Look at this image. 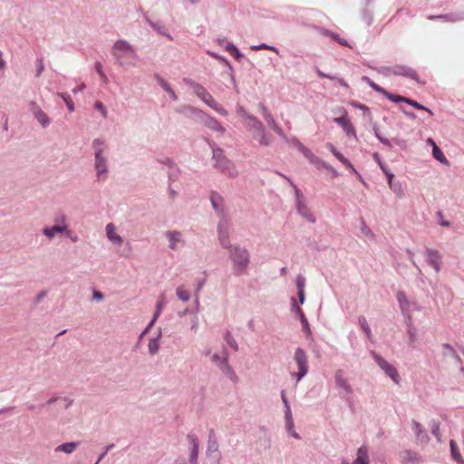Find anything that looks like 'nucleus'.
<instances>
[{"mask_svg":"<svg viewBox=\"0 0 464 464\" xmlns=\"http://www.w3.org/2000/svg\"><path fill=\"white\" fill-rule=\"evenodd\" d=\"M229 257L233 262V270L235 275H243L249 264V253L246 248L237 246H230Z\"/></svg>","mask_w":464,"mask_h":464,"instance_id":"nucleus-2","label":"nucleus"},{"mask_svg":"<svg viewBox=\"0 0 464 464\" xmlns=\"http://www.w3.org/2000/svg\"><path fill=\"white\" fill-rule=\"evenodd\" d=\"M299 150L304 154V156L313 164L317 166V168L320 167H327L326 164L318 157H316L311 150L304 146L303 144H299Z\"/></svg>","mask_w":464,"mask_h":464,"instance_id":"nucleus-17","label":"nucleus"},{"mask_svg":"<svg viewBox=\"0 0 464 464\" xmlns=\"http://www.w3.org/2000/svg\"><path fill=\"white\" fill-rule=\"evenodd\" d=\"M254 49H256V50L266 49V50H272V51H276V50L275 47L268 46L266 44H261L259 46H256V47H254Z\"/></svg>","mask_w":464,"mask_h":464,"instance_id":"nucleus-50","label":"nucleus"},{"mask_svg":"<svg viewBox=\"0 0 464 464\" xmlns=\"http://www.w3.org/2000/svg\"><path fill=\"white\" fill-rule=\"evenodd\" d=\"M214 158L217 160L218 168L225 174L234 177L237 175L235 166L226 158H221L220 150H214Z\"/></svg>","mask_w":464,"mask_h":464,"instance_id":"nucleus-7","label":"nucleus"},{"mask_svg":"<svg viewBox=\"0 0 464 464\" xmlns=\"http://www.w3.org/2000/svg\"><path fill=\"white\" fill-rule=\"evenodd\" d=\"M329 36H330L333 40H334V41H336V42H337V39H339V38H340L336 34H334V33H333V32H330Z\"/></svg>","mask_w":464,"mask_h":464,"instance_id":"nucleus-61","label":"nucleus"},{"mask_svg":"<svg viewBox=\"0 0 464 464\" xmlns=\"http://www.w3.org/2000/svg\"><path fill=\"white\" fill-rule=\"evenodd\" d=\"M187 439L190 448V462L195 463L198 454V440L194 435H188Z\"/></svg>","mask_w":464,"mask_h":464,"instance_id":"nucleus-22","label":"nucleus"},{"mask_svg":"<svg viewBox=\"0 0 464 464\" xmlns=\"http://www.w3.org/2000/svg\"><path fill=\"white\" fill-rule=\"evenodd\" d=\"M354 464H369L368 452L365 447H361L358 449L357 458Z\"/></svg>","mask_w":464,"mask_h":464,"instance_id":"nucleus-26","label":"nucleus"},{"mask_svg":"<svg viewBox=\"0 0 464 464\" xmlns=\"http://www.w3.org/2000/svg\"><path fill=\"white\" fill-rule=\"evenodd\" d=\"M218 199H219V198L215 195L211 197V202L215 209L218 208Z\"/></svg>","mask_w":464,"mask_h":464,"instance_id":"nucleus-52","label":"nucleus"},{"mask_svg":"<svg viewBox=\"0 0 464 464\" xmlns=\"http://www.w3.org/2000/svg\"><path fill=\"white\" fill-rule=\"evenodd\" d=\"M353 107L362 110L364 111H369V108L363 104L358 103L357 102H352L351 103Z\"/></svg>","mask_w":464,"mask_h":464,"instance_id":"nucleus-49","label":"nucleus"},{"mask_svg":"<svg viewBox=\"0 0 464 464\" xmlns=\"http://www.w3.org/2000/svg\"><path fill=\"white\" fill-rule=\"evenodd\" d=\"M65 230L66 226L56 225L52 227H45L43 232L47 237L53 238L55 234L64 232Z\"/></svg>","mask_w":464,"mask_h":464,"instance_id":"nucleus-27","label":"nucleus"},{"mask_svg":"<svg viewBox=\"0 0 464 464\" xmlns=\"http://www.w3.org/2000/svg\"><path fill=\"white\" fill-rule=\"evenodd\" d=\"M210 359L213 362H215L218 366H219L224 372L230 375L232 380H236L237 376L233 372L232 368L227 364V354L224 353L223 355H219L218 353H213L210 356Z\"/></svg>","mask_w":464,"mask_h":464,"instance_id":"nucleus-9","label":"nucleus"},{"mask_svg":"<svg viewBox=\"0 0 464 464\" xmlns=\"http://www.w3.org/2000/svg\"><path fill=\"white\" fill-rule=\"evenodd\" d=\"M297 212L308 222L314 223L315 218L303 198H298Z\"/></svg>","mask_w":464,"mask_h":464,"instance_id":"nucleus-16","label":"nucleus"},{"mask_svg":"<svg viewBox=\"0 0 464 464\" xmlns=\"http://www.w3.org/2000/svg\"><path fill=\"white\" fill-rule=\"evenodd\" d=\"M432 155L440 162H441L443 164H447V165L449 164L448 160L446 159L443 152L440 150V149L437 145H434V148H432Z\"/></svg>","mask_w":464,"mask_h":464,"instance_id":"nucleus-30","label":"nucleus"},{"mask_svg":"<svg viewBox=\"0 0 464 464\" xmlns=\"http://www.w3.org/2000/svg\"><path fill=\"white\" fill-rule=\"evenodd\" d=\"M297 291H304V278L302 276H298L296 278Z\"/></svg>","mask_w":464,"mask_h":464,"instance_id":"nucleus-42","label":"nucleus"},{"mask_svg":"<svg viewBox=\"0 0 464 464\" xmlns=\"http://www.w3.org/2000/svg\"><path fill=\"white\" fill-rule=\"evenodd\" d=\"M207 125L216 130L223 132L225 129L220 125V123L214 118L208 117Z\"/></svg>","mask_w":464,"mask_h":464,"instance_id":"nucleus-34","label":"nucleus"},{"mask_svg":"<svg viewBox=\"0 0 464 464\" xmlns=\"http://www.w3.org/2000/svg\"><path fill=\"white\" fill-rule=\"evenodd\" d=\"M225 340L227 342V343L235 351H237L238 349V346H237V343L236 342V340L233 338V336L231 335L230 333H227L225 334Z\"/></svg>","mask_w":464,"mask_h":464,"instance_id":"nucleus-37","label":"nucleus"},{"mask_svg":"<svg viewBox=\"0 0 464 464\" xmlns=\"http://www.w3.org/2000/svg\"><path fill=\"white\" fill-rule=\"evenodd\" d=\"M298 298H299V302L300 304H304V291H298Z\"/></svg>","mask_w":464,"mask_h":464,"instance_id":"nucleus-54","label":"nucleus"},{"mask_svg":"<svg viewBox=\"0 0 464 464\" xmlns=\"http://www.w3.org/2000/svg\"><path fill=\"white\" fill-rule=\"evenodd\" d=\"M186 82L191 86L193 92L197 94V96L200 100H202L208 106H209L210 108H212L223 116L227 115V111L215 101L213 96L202 85L192 81L186 80Z\"/></svg>","mask_w":464,"mask_h":464,"instance_id":"nucleus-3","label":"nucleus"},{"mask_svg":"<svg viewBox=\"0 0 464 464\" xmlns=\"http://www.w3.org/2000/svg\"><path fill=\"white\" fill-rule=\"evenodd\" d=\"M229 50H230V53H235V55H236L237 57L241 56V55H240V53H239V52H238V50H237L235 46H231V47L229 48Z\"/></svg>","mask_w":464,"mask_h":464,"instance_id":"nucleus-56","label":"nucleus"},{"mask_svg":"<svg viewBox=\"0 0 464 464\" xmlns=\"http://www.w3.org/2000/svg\"><path fill=\"white\" fill-rule=\"evenodd\" d=\"M367 83L372 90H374L375 92H377L379 93H382V95H384L386 98H388L392 102H404V100H406V97L395 95V94H392V93L387 92L385 89H383L380 85L376 84L373 81H372L370 79H367Z\"/></svg>","mask_w":464,"mask_h":464,"instance_id":"nucleus-12","label":"nucleus"},{"mask_svg":"<svg viewBox=\"0 0 464 464\" xmlns=\"http://www.w3.org/2000/svg\"><path fill=\"white\" fill-rule=\"evenodd\" d=\"M79 443L78 442H67V443H63V444H61L59 445L56 449H55V451L58 452V451H62V452H64V453H67V454H70V453H72L76 448L78 447Z\"/></svg>","mask_w":464,"mask_h":464,"instance_id":"nucleus-28","label":"nucleus"},{"mask_svg":"<svg viewBox=\"0 0 464 464\" xmlns=\"http://www.w3.org/2000/svg\"><path fill=\"white\" fill-rule=\"evenodd\" d=\"M335 382L337 385L343 389L346 392L350 393L352 392L351 386L348 383L347 379L344 376V372L342 370H338L335 372Z\"/></svg>","mask_w":464,"mask_h":464,"instance_id":"nucleus-24","label":"nucleus"},{"mask_svg":"<svg viewBox=\"0 0 464 464\" xmlns=\"http://www.w3.org/2000/svg\"><path fill=\"white\" fill-rule=\"evenodd\" d=\"M58 95L63 98V100L64 101V102L66 103V105L68 107V110L71 112H72L74 111V105H73L72 101L70 99V97L65 93H59Z\"/></svg>","mask_w":464,"mask_h":464,"instance_id":"nucleus-38","label":"nucleus"},{"mask_svg":"<svg viewBox=\"0 0 464 464\" xmlns=\"http://www.w3.org/2000/svg\"><path fill=\"white\" fill-rule=\"evenodd\" d=\"M95 108H96L97 110H99L100 111H102V115H103L104 117H106V116H107V111L105 110V108H104L103 104H102L101 102H95Z\"/></svg>","mask_w":464,"mask_h":464,"instance_id":"nucleus-48","label":"nucleus"},{"mask_svg":"<svg viewBox=\"0 0 464 464\" xmlns=\"http://www.w3.org/2000/svg\"><path fill=\"white\" fill-rule=\"evenodd\" d=\"M319 32H320L322 34H324V35H327V36H329V34H330V31H329V30H327V29L320 28V29H319Z\"/></svg>","mask_w":464,"mask_h":464,"instance_id":"nucleus-57","label":"nucleus"},{"mask_svg":"<svg viewBox=\"0 0 464 464\" xmlns=\"http://www.w3.org/2000/svg\"><path fill=\"white\" fill-rule=\"evenodd\" d=\"M385 173H386V176H387V179H388V184H389L390 187H392L393 174L391 173V172H388V171H385Z\"/></svg>","mask_w":464,"mask_h":464,"instance_id":"nucleus-55","label":"nucleus"},{"mask_svg":"<svg viewBox=\"0 0 464 464\" xmlns=\"http://www.w3.org/2000/svg\"><path fill=\"white\" fill-rule=\"evenodd\" d=\"M359 322H360V324L362 328V330L364 331V333L366 334L367 337L372 340V332H371V329L369 327V324L366 321V319L364 317H361L359 319Z\"/></svg>","mask_w":464,"mask_h":464,"instance_id":"nucleus-35","label":"nucleus"},{"mask_svg":"<svg viewBox=\"0 0 464 464\" xmlns=\"http://www.w3.org/2000/svg\"><path fill=\"white\" fill-rule=\"evenodd\" d=\"M93 298L96 299V300L101 301V300L103 299V295L101 292H99V291H94L93 292Z\"/></svg>","mask_w":464,"mask_h":464,"instance_id":"nucleus-53","label":"nucleus"},{"mask_svg":"<svg viewBox=\"0 0 464 464\" xmlns=\"http://www.w3.org/2000/svg\"><path fill=\"white\" fill-rule=\"evenodd\" d=\"M450 453L451 458L458 463V464H464V459L460 454V451L458 448L457 443L454 440L450 441Z\"/></svg>","mask_w":464,"mask_h":464,"instance_id":"nucleus-25","label":"nucleus"},{"mask_svg":"<svg viewBox=\"0 0 464 464\" xmlns=\"http://www.w3.org/2000/svg\"><path fill=\"white\" fill-rule=\"evenodd\" d=\"M334 121L343 128L347 135L356 137L355 129L347 117L346 111H343V114L341 117L335 118Z\"/></svg>","mask_w":464,"mask_h":464,"instance_id":"nucleus-11","label":"nucleus"},{"mask_svg":"<svg viewBox=\"0 0 464 464\" xmlns=\"http://www.w3.org/2000/svg\"><path fill=\"white\" fill-rule=\"evenodd\" d=\"M398 301L400 303L401 310L404 312L407 310L406 305L408 304V300L406 296L402 293H399L397 295Z\"/></svg>","mask_w":464,"mask_h":464,"instance_id":"nucleus-39","label":"nucleus"},{"mask_svg":"<svg viewBox=\"0 0 464 464\" xmlns=\"http://www.w3.org/2000/svg\"><path fill=\"white\" fill-rule=\"evenodd\" d=\"M398 301L400 303L401 310L404 312L407 310L406 305L408 304V300L406 296L402 293H399L397 295Z\"/></svg>","mask_w":464,"mask_h":464,"instance_id":"nucleus-40","label":"nucleus"},{"mask_svg":"<svg viewBox=\"0 0 464 464\" xmlns=\"http://www.w3.org/2000/svg\"><path fill=\"white\" fill-rule=\"evenodd\" d=\"M318 75H319L321 78H330V79L332 78L331 76H329V75H327V74L324 73V72H321V71H318Z\"/></svg>","mask_w":464,"mask_h":464,"instance_id":"nucleus-62","label":"nucleus"},{"mask_svg":"<svg viewBox=\"0 0 464 464\" xmlns=\"http://www.w3.org/2000/svg\"><path fill=\"white\" fill-rule=\"evenodd\" d=\"M158 82L162 87V89L168 93L172 90L169 84L164 81L162 78L158 77Z\"/></svg>","mask_w":464,"mask_h":464,"instance_id":"nucleus-41","label":"nucleus"},{"mask_svg":"<svg viewBox=\"0 0 464 464\" xmlns=\"http://www.w3.org/2000/svg\"><path fill=\"white\" fill-rule=\"evenodd\" d=\"M95 68H96V71L97 72L100 74L101 78L104 81V82H107V77L106 75L104 74L103 71H102V63H96L95 64Z\"/></svg>","mask_w":464,"mask_h":464,"instance_id":"nucleus-44","label":"nucleus"},{"mask_svg":"<svg viewBox=\"0 0 464 464\" xmlns=\"http://www.w3.org/2000/svg\"><path fill=\"white\" fill-rule=\"evenodd\" d=\"M170 98L173 100V101H176L178 99L175 92L173 90H171L169 92Z\"/></svg>","mask_w":464,"mask_h":464,"instance_id":"nucleus-59","label":"nucleus"},{"mask_svg":"<svg viewBox=\"0 0 464 464\" xmlns=\"http://www.w3.org/2000/svg\"><path fill=\"white\" fill-rule=\"evenodd\" d=\"M431 432L437 437L439 438L440 436V426L438 424H434V426L432 427V430Z\"/></svg>","mask_w":464,"mask_h":464,"instance_id":"nucleus-51","label":"nucleus"},{"mask_svg":"<svg viewBox=\"0 0 464 464\" xmlns=\"http://www.w3.org/2000/svg\"><path fill=\"white\" fill-rule=\"evenodd\" d=\"M166 237L169 242V247L173 250L177 249L179 246L183 245L182 236L178 231H168Z\"/></svg>","mask_w":464,"mask_h":464,"instance_id":"nucleus-19","label":"nucleus"},{"mask_svg":"<svg viewBox=\"0 0 464 464\" xmlns=\"http://www.w3.org/2000/svg\"><path fill=\"white\" fill-rule=\"evenodd\" d=\"M249 120L251 127L254 129V139L262 145H268L270 143V138L266 134L263 124L254 118H250Z\"/></svg>","mask_w":464,"mask_h":464,"instance_id":"nucleus-6","label":"nucleus"},{"mask_svg":"<svg viewBox=\"0 0 464 464\" xmlns=\"http://www.w3.org/2000/svg\"><path fill=\"white\" fill-rule=\"evenodd\" d=\"M337 42L342 45H347V42L344 39L339 38Z\"/></svg>","mask_w":464,"mask_h":464,"instance_id":"nucleus-63","label":"nucleus"},{"mask_svg":"<svg viewBox=\"0 0 464 464\" xmlns=\"http://www.w3.org/2000/svg\"><path fill=\"white\" fill-rule=\"evenodd\" d=\"M404 102L408 103L409 105L416 108V109H419V110H425L427 111L430 114H433L432 111L430 110L429 108L425 107L424 105L420 104V102L414 101V100H411V99H409V98H406V100H404Z\"/></svg>","mask_w":464,"mask_h":464,"instance_id":"nucleus-33","label":"nucleus"},{"mask_svg":"<svg viewBox=\"0 0 464 464\" xmlns=\"http://www.w3.org/2000/svg\"><path fill=\"white\" fill-rule=\"evenodd\" d=\"M281 397H282V401L286 408V411L285 413H287L288 415H290V412H291V410H290V406L288 404V401L286 400V396H285V392H281Z\"/></svg>","mask_w":464,"mask_h":464,"instance_id":"nucleus-47","label":"nucleus"},{"mask_svg":"<svg viewBox=\"0 0 464 464\" xmlns=\"http://www.w3.org/2000/svg\"><path fill=\"white\" fill-rule=\"evenodd\" d=\"M112 54L121 66H132L136 60L133 47L124 40L117 41L112 47Z\"/></svg>","mask_w":464,"mask_h":464,"instance_id":"nucleus-1","label":"nucleus"},{"mask_svg":"<svg viewBox=\"0 0 464 464\" xmlns=\"http://www.w3.org/2000/svg\"><path fill=\"white\" fill-rule=\"evenodd\" d=\"M295 310L296 312L298 313L299 316H300V320H301V323H302V326H303V329L304 331L305 332L306 334V336L307 337H310L312 333H311V329H310V326H309V324H308V321L304 315V314L303 313L302 309L299 307V306H296L295 307Z\"/></svg>","mask_w":464,"mask_h":464,"instance_id":"nucleus-29","label":"nucleus"},{"mask_svg":"<svg viewBox=\"0 0 464 464\" xmlns=\"http://www.w3.org/2000/svg\"><path fill=\"white\" fill-rule=\"evenodd\" d=\"M106 235L110 241L113 244L121 246L122 244V238L116 233L115 226L111 223L106 226Z\"/></svg>","mask_w":464,"mask_h":464,"instance_id":"nucleus-23","label":"nucleus"},{"mask_svg":"<svg viewBox=\"0 0 464 464\" xmlns=\"http://www.w3.org/2000/svg\"><path fill=\"white\" fill-rule=\"evenodd\" d=\"M261 113L266 121L267 125L279 136L285 137V134L282 130V129L278 126V124L276 122L275 119L271 115V113L268 111L267 108L264 105H261Z\"/></svg>","mask_w":464,"mask_h":464,"instance_id":"nucleus-13","label":"nucleus"},{"mask_svg":"<svg viewBox=\"0 0 464 464\" xmlns=\"http://www.w3.org/2000/svg\"><path fill=\"white\" fill-rule=\"evenodd\" d=\"M295 360L298 366L296 379L297 381H300L307 373L308 371L307 356L305 354V352L301 348L296 349L295 353Z\"/></svg>","mask_w":464,"mask_h":464,"instance_id":"nucleus-8","label":"nucleus"},{"mask_svg":"<svg viewBox=\"0 0 464 464\" xmlns=\"http://www.w3.org/2000/svg\"><path fill=\"white\" fill-rule=\"evenodd\" d=\"M327 147L329 148V150H331V152L347 168L351 170V172L353 173H357L356 172V169H354V167L353 166V164L349 161L348 159H346L342 153H340L336 148L331 144V143H328L327 144Z\"/></svg>","mask_w":464,"mask_h":464,"instance_id":"nucleus-21","label":"nucleus"},{"mask_svg":"<svg viewBox=\"0 0 464 464\" xmlns=\"http://www.w3.org/2000/svg\"><path fill=\"white\" fill-rule=\"evenodd\" d=\"M373 358L375 359L376 363L380 368H382L385 373L391 377V379L395 382L399 383L400 375L394 366L389 363L385 359H383L381 355L376 353L375 352H372Z\"/></svg>","mask_w":464,"mask_h":464,"instance_id":"nucleus-5","label":"nucleus"},{"mask_svg":"<svg viewBox=\"0 0 464 464\" xmlns=\"http://www.w3.org/2000/svg\"><path fill=\"white\" fill-rule=\"evenodd\" d=\"M84 88H85V84H83V83H82V84H81L78 88L73 89V91H72V92H73L74 93H75V92H82Z\"/></svg>","mask_w":464,"mask_h":464,"instance_id":"nucleus-60","label":"nucleus"},{"mask_svg":"<svg viewBox=\"0 0 464 464\" xmlns=\"http://www.w3.org/2000/svg\"><path fill=\"white\" fill-rule=\"evenodd\" d=\"M427 142L430 144L432 148H434V145H436L435 141L430 138L428 139Z\"/></svg>","mask_w":464,"mask_h":464,"instance_id":"nucleus-64","label":"nucleus"},{"mask_svg":"<svg viewBox=\"0 0 464 464\" xmlns=\"http://www.w3.org/2000/svg\"><path fill=\"white\" fill-rule=\"evenodd\" d=\"M162 306H163V300H160V301H159V302H158V304H157V311H156V314H155V315H154V318L152 319V321H151V322H150V324H149V327H150V326L153 324V323L155 322V320H156V318H157L158 314H160V310L162 309Z\"/></svg>","mask_w":464,"mask_h":464,"instance_id":"nucleus-45","label":"nucleus"},{"mask_svg":"<svg viewBox=\"0 0 464 464\" xmlns=\"http://www.w3.org/2000/svg\"><path fill=\"white\" fill-rule=\"evenodd\" d=\"M104 141L96 139L93 141V148L95 150V169L97 170L98 177L107 172L106 160L102 156Z\"/></svg>","mask_w":464,"mask_h":464,"instance_id":"nucleus-4","label":"nucleus"},{"mask_svg":"<svg viewBox=\"0 0 464 464\" xmlns=\"http://www.w3.org/2000/svg\"><path fill=\"white\" fill-rule=\"evenodd\" d=\"M148 348L150 354H155L160 348L158 338L151 339L149 342Z\"/></svg>","mask_w":464,"mask_h":464,"instance_id":"nucleus-36","label":"nucleus"},{"mask_svg":"<svg viewBox=\"0 0 464 464\" xmlns=\"http://www.w3.org/2000/svg\"><path fill=\"white\" fill-rule=\"evenodd\" d=\"M401 461L402 464H419L420 457L416 452L404 450L401 453Z\"/></svg>","mask_w":464,"mask_h":464,"instance_id":"nucleus-20","label":"nucleus"},{"mask_svg":"<svg viewBox=\"0 0 464 464\" xmlns=\"http://www.w3.org/2000/svg\"><path fill=\"white\" fill-rule=\"evenodd\" d=\"M43 70H44V63L41 61L40 63H39V66H38L37 75H40L42 73Z\"/></svg>","mask_w":464,"mask_h":464,"instance_id":"nucleus-58","label":"nucleus"},{"mask_svg":"<svg viewBox=\"0 0 464 464\" xmlns=\"http://www.w3.org/2000/svg\"><path fill=\"white\" fill-rule=\"evenodd\" d=\"M285 414H286V427H287L288 431H291L294 430L292 414L291 413H290V415H288L287 413H285Z\"/></svg>","mask_w":464,"mask_h":464,"instance_id":"nucleus-46","label":"nucleus"},{"mask_svg":"<svg viewBox=\"0 0 464 464\" xmlns=\"http://www.w3.org/2000/svg\"><path fill=\"white\" fill-rule=\"evenodd\" d=\"M387 71L391 74L405 76V77L411 78L416 82H419V77H418V74L416 73V72L408 66L395 65V66L387 68Z\"/></svg>","mask_w":464,"mask_h":464,"instance_id":"nucleus-10","label":"nucleus"},{"mask_svg":"<svg viewBox=\"0 0 464 464\" xmlns=\"http://www.w3.org/2000/svg\"><path fill=\"white\" fill-rule=\"evenodd\" d=\"M177 296L183 302H188L190 298V294L184 286H179L176 290Z\"/></svg>","mask_w":464,"mask_h":464,"instance_id":"nucleus-31","label":"nucleus"},{"mask_svg":"<svg viewBox=\"0 0 464 464\" xmlns=\"http://www.w3.org/2000/svg\"><path fill=\"white\" fill-rule=\"evenodd\" d=\"M30 107L35 119L41 123V125L44 128L47 127L50 123V119L47 114L42 111L35 102H31Z\"/></svg>","mask_w":464,"mask_h":464,"instance_id":"nucleus-15","label":"nucleus"},{"mask_svg":"<svg viewBox=\"0 0 464 464\" xmlns=\"http://www.w3.org/2000/svg\"><path fill=\"white\" fill-rule=\"evenodd\" d=\"M228 225L226 221H221L218 225V237L220 244L224 247H229V240H228Z\"/></svg>","mask_w":464,"mask_h":464,"instance_id":"nucleus-18","label":"nucleus"},{"mask_svg":"<svg viewBox=\"0 0 464 464\" xmlns=\"http://www.w3.org/2000/svg\"><path fill=\"white\" fill-rule=\"evenodd\" d=\"M412 430L419 440L427 438V435L422 430L421 425L415 420H412Z\"/></svg>","mask_w":464,"mask_h":464,"instance_id":"nucleus-32","label":"nucleus"},{"mask_svg":"<svg viewBox=\"0 0 464 464\" xmlns=\"http://www.w3.org/2000/svg\"><path fill=\"white\" fill-rule=\"evenodd\" d=\"M408 334H409V339H410V342L412 343L414 342L417 341V334H416V331L413 327H409L408 329Z\"/></svg>","mask_w":464,"mask_h":464,"instance_id":"nucleus-43","label":"nucleus"},{"mask_svg":"<svg viewBox=\"0 0 464 464\" xmlns=\"http://www.w3.org/2000/svg\"><path fill=\"white\" fill-rule=\"evenodd\" d=\"M427 261L431 266L436 273H439L441 268V256L437 250L427 249L426 251Z\"/></svg>","mask_w":464,"mask_h":464,"instance_id":"nucleus-14","label":"nucleus"}]
</instances>
